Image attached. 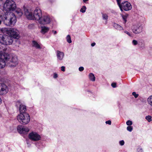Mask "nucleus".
I'll use <instances>...</instances> for the list:
<instances>
[{"label":"nucleus","mask_w":152,"mask_h":152,"mask_svg":"<svg viewBox=\"0 0 152 152\" xmlns=\"http://www.w3.org/2000/svg\"><path fill=\"white\" fill-rule=\"evenodd\" d=\"M0 18L4 24L8 26H14L17 21L16 17L14 13H8L6 12H4L2 9H0Z\"/></svg>","instance_id":"f257e3e1"},{"label":"nucleus","mask_w":152,"mask_h":152,"mask_svg":"<svg viewBox=\"0 0 152 152\" xmlns=\"http://www.w3.org/2000/svg\"><path fill=\"white\" fill-rule=\"evenodd\" d=\"M16 8V5L14 1L12 0H6L3 5V9L4 12L8 13H11V11H14Z\"/></svg>","instance_id":"f03ea898"},{"label":"nucleus","mask_w":152,"mask_h":152,"mask_svg":"<svg viewBox=\"0 0 152 152\" xmlns=\"http://www.w3.org/2000/svg\"><path fill=\"white\" fill-rule=\"evenodd\" d=\"M13 38L9 35H0V43L3 45H11L13 42Z\"/></svg>","instance_id":"7ed1b4c3"},{"label":"nucleus","mask_w":152,"mask_h":152,"mask_svg":"<svg viewBox=\"0 0 152 152\" xmlns=\"http://www.w3.org/2000/svg\"><path fill=\"white\" fill-rule=\"evenodd\" d=\"M17 118L19 122L22 124H27L30 121V116L28 113L19 114L18 115Z\"/></svg>","instance_id":"20e7f679"},{"label":"nucleus","mask_w":152,"mask_h":152,"mask_svg":"<svg viewBox=\"0 0 152 152\" xmlns=\"http://www.w3.org/2000/svg\"><path fill=\"white\" fill-rule=\"evenodd\" d=\"M9 55L6 53H2L0 51V69L4 68L6 65V61L9 58Z\"/></svg>","instance_id":"39448f33"},{"label":"nucleus","mask_w":152,"mask_h":152,"mask_svg":"<svg viewBox=\"0 0 152 152\" xmlns=\"http://www.w3.org/2000/svg\"><path fill=\"white\" fill-rule=\"evenodd\" d=\"M6 33L13 39H18L20 37L19 32L15 28H11L7 29Z\"/></svg>","instance_id":"423d86ee"},{"label":"nucleus","mask_w":152,"mask_h":152,"mask_svg":"<svg viewBox=\"0 0 152 152\" xmlns=\"http://www.w3.org/2000/svg\"><path fill=\"white\" fill-rule=\"evenodd\" d=\"M9 58L6 61L8 66L10 67H15L18 64V59L16 56H12L10 57L9 55Z\"/></svg>","instance_id":"0eeeda50"},{"label":"nucleus","mask_w":152,"mask_h":152,"mask_svg":"<svg viewBox=\"0 0 152 152\" xmlns=\"http://www.w3.org/2000/svg\"><path fill=\"white\" fill-rule=\"evenodd\" d=\"M143 27L139 23L135 24L132 26L131 29L133 32L135 34H139L142 31Z\"/></svg>","instance_id":"6e6552de"},{"label":"nucleus","mask_w":152,"mask_h":152,"mask_svg":"<svg viewBox=\"0 0 152 152\" xmlns=\"http://www.w3.org/2000/svg\"><path fill=\"white\" fill-rule=\"evenodd\" d=\"M119 7L121 11H123V10L127 11L132 9V6L131 4L128 1H123L121 3V5Z\"/></svg>","instance_id":"1a4fd4ad"},{"label":"nucleus","mask_w":152,"mask_h":152,"mask_svg":"<svg viewBox=\"0 0 152 152\" xmlns=\"http://www.w3.org/2000/svg\"><path fill=\"white\" fill-rule=\"evenodd\" d=\"M29 139L34 141H37L40 140L41 137L36 132H32L28 134Z\"/></svg>","instance_id":"9d476101"},{"label":"nucleus","mask_w":152,"mask_h":152,"mask_svg":"<svg viewBox=\"0 0 152 152\" xmlns=\"http://www.w3.org/2000/svg\"><path fill=\"white\" fill-rule=\"evenodd\" d=\"M42 16V11L40 9L37 8L33 12L34 20L39 21Z\"/></svg>","instance_id":"9b49d317"},{"label":"nucleus","mask_w":152,"mask_h":152,"mask_svg":"<svg viewBox=\"0 0 152 152\" xmlns=\"http://www.w3.org/2000/svg\"><path fill=\"white\" fill-rule=\"evenodd\" d=\"M50 18L49 16L43 15L42 16L39 22L40 24L44 25L50 23Z\"/></svg>","instance_id":"f8f14e48"},{"label":"nucleus","mask_w":152,"mask_h":152,"mask_svg":"<svg viewBox=\"0 0 152 152\" xmlns=\"http://www.w3.org/2000/svg\"><path fill=\"white\" fill-rule=\"evenodd\" d=\"M17 129L18 132L20 134H26L29 131V129L28 127L21 125L18 126Z\"/></svg>","instance_id":"ddd939ff"},{"label":"nucleus","mask_w":152,"mask_h":152,"mask_svg":"<svg viewBox=\"0 0 152 152\" xmlns=\"http://www.w3.org/2000/svg\"><path fill=\"white\" fill-rule=\"evenodd\" d=\"M8 91V87L4 84L0 83V94H6Z\"/></svg>","instance_id":"4468645a"},{"label":"nucleus","mask_w":152,"mask_h":152,"mask_svg":"<svg viewBox=\"0 0 152 152\" xmlns=\"http://www.w3.org/2000/svg\"><path fill=\"white\" fill-rule=\"evenodd\" d=\"M8 91V87L4 84L0 83V94H6Z\"/></svg>","instance_id":"2eb2a0df"},{"label":"nucleus","mask_w":152,"mask_h":152,"mask_svg":"<svg viewBox=\"0 0 152 152\" xmlns=\"http://www.w3.org/2000/svg\"><path fill=\"white\" fill-rule=\"evenodd\" d=\"M25 15L27 18L29 20H34L33 13L27 9H24Z\"/></svg>","instance_id":"dca6fc26"},{"label":"nucleus","mask_w":152,"mask_h":152,"mask_svg":"<svg viewBox=\"0 0 152 152\" xmlns=\"http://www.w3.org/2000/svg\"><path fill=\"white\" fill-rule=\"evenodd\" d=\"M56 55L57 58L61 60L63 59L64 56V54L63 52L57 50L56 51Z\"/></svg>","instance_id":"f3484780"},{"label":"nucleus","mask_w":152,"mask_h":152,"mask_svg":"<svg viewBox=\"0 0 152 152\" xmlns=\"http://www.w3.org/2000/svg\"><path fill=\"white\" fill-rule=\"evenodd\" d=\"M26 106L22 104H20L19 108L20 114H23L24 113H27L26 112Z\"/></svg>","instance_id":"a211bd4d"},{"label":"nucleus","mask_w":152,"mask_h":152,"mask_svg":"<svg viewBox=\"0 0 152 152\" xmlns=\"http://www.w3.org/2000/svg\"><path fill=\"white\" fill-rule=\"evenodd\" d=\"M102 19L104 20L105 24H106L107 23L108 18V15L104 13H102Z\"/></svg>","instance_id":"6ab92c4d"},{"label":"nucleus","mask_w":152,"mask_h":152,"mask_svg":"<svg viewBox=\"0 0 152 152\" xmlns=\"http://www.w3.org/2000/svg\"><path fill=\"white\" fill-rule=\"evenodd\" d=\"M113 26L117 30L121 31L123 30V28L121 26L116 23H114Z\"/></svg>","instance_id":"aec40b11"},{"label":"nucleus","mask_w":152,"mask_h":152,"mask_svg":"<svg viewBox=\"0 0 152 152\" xmlns=\"http://www.w3.org/2000/svg\"><path fill=\"white\" fill-rule=\"evenodd\" d=\"M32 42L33 47L37 49H41V48L40 45L36 41L33 40L32 41Z\"/></svg>","instance_id":"412c9836"},{"label":"nucleus","mask_w":152,"mask_h":152,"mask_svg":"<svg viewBox=\"0 0 152 152\" xmlns=\"http://www.w3.org/2000/svg\"><path fill=\"white\" fill-rule=\"evenodd\" d=\"M89 79L91 81L94 82L95 81L96 77L92 73H90L88 75Z\"/></svg>","instance_id":"4be33fe9"},{"label":"nucleus","mask_w":152,"mask_h":152,"mask_svg":"<svg viewBox=\"0 0 152 152\" xmlns=\"http://www.w3.org/2000/svg\"><path fill=\"white\" fill-rule=\"evenodd\" d=\"M148 104L152 107V95L149 96L147 99Z\"/></svg>","instance_id":"5701e85b"},{"label":"nucleus","mask_w":152,"mask_h":152,"mask_svg":"<svg viewBox=\"0 0 152 152\" xmlns=\"http://www.w3.org/2000/svg\"><path fill=\"white\" fill-rule=\"evenodd\" d=\"M49 28L45 26L42 27L41 32L43 34L47 32L49 30Z\"/></svg>","instance_id":"b1692460"},{"label":"nucleus","mask_w":152,"mask_h":152,"mask_svg":"<svg viewBox=\"0 0 152 152\" xmlns=\"http://www.w3.org/2000/svg\"><path fill=\"white\" fill-rule=\"evenodd\" d=\"M15 13L19 17H20L23 15V12L21 9H17L15 11Z\"/></svg>","instance_id":"393cba45"},{"label":"nucleus","mask_w":152,"mask_h":152,"mask_svg":"<svg viewBox=\"0 0 152 152\" xmlns=\"http://www.w3.org/2000/svg\"><path fill=\"white\" fill-rule=\"evenodd\" d=\"M128 15L127 14H125L124 15H122L121 16L122 17V18L124 20V23H125L127 21V18L128 17Z\"/></svg>","instance_id":"a878e982"},{"label":"nucleus","mask_w":152,"mask_h":152,"mask_svg":"<svg viewBox=\"0 0 152 152\" xmlns=\"http://www.w3.org/2000/svg\"><path fill=\"white\" fill-rule=\"evenodd\" d=\"M66 39L67 42L69 43H70L72 42L71 37L69 35H67L66 37Z\"/></svg>","instance_id":"bb28decb"},{"label":"nucleus","mask_w":152,"mask_h":152,"mask_svg":"<svg viewBox=\"0 0 152 152\" xmlns=\"http://www.w3.org/2000/svg\"><path fill=\"white\" fill-rule=\"evenodd\" d=\"M145 119L149 122H151L152 120V117L151 115H148L145 117Z\"/></svg>","instance_id":"cd10ccee"},{"label":"nucleus","mask_w":152,"mask_h":152,"mask_svg":"<svg viewBox=\"0 0 152 152\" xmlns=\"http://www.w3.org/2000/svg\"><path fill=\"white\" fill-rule=\"evenodd\" d=\"M124 33L126 34L127 35H128L129 37H133V34L132 33H130L129 32V31H124Z\"/></svg>","instance_id":"c85d7f7f"},{"label":"nucleus","mask_w":152,"mask_h":152,"mask_svg":"<svg viewBox=\"0 0 152 152\" xmlns=\"http://www.w3.org/2000/svg\"><path fill=\"white\" fill-rule=\"evenodd\" d=\"M127 130L130 132H131L133 130V127L132 126H128L127 127Z\"/></svg>","instance_id":"c756f323"},{"label":"nucleus","mask_w":152,"mask_h":152,"mask_svg":"<svg viewBox=\"0 0 152 152\" xmlns=\"http://www.w3.org/2000/svg\"><path fill=\"white\" fill-rule=\"evenodd\" d=\"M140 43L141 44L140 45V47L142 49H143L145 48V45L144 43V42L143 41H142Z\"/></svg>","instance_id":"7c9ffc66"},{"label":"nucleus","mask_w":152,"mask_h":152,"mask_svg":"<svg viewBox=\"0 0 152 152\" xmlns=\"http://www.w3.org/2000/svg\"><path fill=\"white\" fill-rule=\"evenodd\" d=\"M132 43L134 45H136L138 44V42L136 40L134 39L132 42Z\"/></svg>","instance_id":"2f4dec72"},{"label":"nucleus","mask_w":152,"mask_h":152,"mask_svg":"<svg viewBox=\"0 0 152 152\" xmlns=\"http://www.w3.org/2000/svg\"><path fill=\"white\" fill-rule=\"evenodd\" d=\"M80 11L82 13H84L86 11V6H83V7L80 10Z\"/></svg>","instance_id":"473e14b6"},{"label":"nucleus","mask_w":152,"mask_h":152,"mask_svg":"<svg viewBox=\"0 0 152 152\" xmlns=\"http://www.w3.org/2000/svg\"><path fill=\"white\" fill-rule=\"evenodd\" d=\"M126 124L127 125L130 126L132 124V122L131 121L128 120L126 122Z\"/></svg>","instance_id":"72a5a7b5"},{"label":"nucleus","mask_w":152,"mask_h":152,"mask_svg":"<svg viewBox=\"0 0 152 152\" xmlns=\"http://www.w3.org/2000/svg\"><path fill=\"white\" fill-rule=\"evenodd\" d=\"M132 94L135 98H137L138 96V94H136L135 92H133L132 93Z\"/></svg>","instance_id":"f704fd0d"},{"label":"nucleus","mask_w":152,"mask_h":152,"mask_svg":"<svg viewBox=\"0 0 152 152\" xmlns=\"http://www.w3.org/2000/svg\"><path fill=\"white\" fill-rule=\"evenodd\" d=\"M116 1L117 4L119 6V7H120L121 5V4H120L121 0H116Z\"/></svg>","instance_id":"c9c22d12"},{"label":"nucleus","mask_w":152,"mask_h":152,"mask_svg":"<svg viewBox=\"0 0 152 152\" xmlns=\"http://www.w3.org/2000/svg\"><path fill=\"white\" fill-rule=\"evenodd\" d=\"M119 144L121 145H123L124 144V142L123 140H122L121 141H120L119 142Z\"/></svg>","instance_id":"e433bc0d"},{"label":"nucleus","mask_w":152,"mask_h":152,"mask_svg":"<svg viewBox=\"0 0 152 152\" xmlns=\"http://www.w3.org/2000/svg\"><path fill=\"white\" fill-rule=\"evenodd\" d=\"M137 152H143L142 149L140 148H137Z\"/></svg>","instance_id":"4c0bfd02"},{"label":"nucleus","mask_w":152,"mask_h":152,"mask_svg":"<svg viewBox=\"0 0 152 152\" xmlns=\"http://www.w3.org/2000/svg\"><path fill=\"white\" fill-rule=\"evenodd\" d=\"M84 68L83 67L80 66L79 68V70L80 72H82Z\"/></svg>","instance_id":"58836bf2"},{"label":"nucleus","mask_w":152,"mask_h":152,"mask_svg":"<svg viewBox=\"0 0 152 152\" xmlns=\"http://www.w3.org/2000/svg\"><path fill=\"white\" fill-rule=\"evenodd\" d=\"M111 86L113 88L116 87V83H113L111 84Z\"/></svg>","instance_id":"ea45409f"},{"label":"nucleus","mask_w":152,"mask_h":152,"mask_svg":"<svg viewBox=\"0 0 152 152\" xmlns=\"http://www.w3.org/2000/svg\"><path fill=\"white\" fill-rule=\"evenodd\" d=\"M111 121L110 120H108V121H106L105 123L107 124L110 125L111 124Z\"/></svg>","instance_id":"a19ab883"},{"label":"nucleus","mask_w":152,"mask_h":152,"mask_svg":"<svg viewBox=\"0 0 152 152\" xmlns=\"http://www.w3.org/2000/svg\"><path fill=\"white\" fill-rule=\"evenodd\" d=\"M61 70L62 71L64 72L65 71V67L64 66H62L61 67Z\"/></svg>","instance_id":"79ce46f5"},{"label":"nucleus","mask_w":152,"mask_h":152,"mask_svg":"<svg viewBox=\"0 0 152 152\" xmlns=\"http://www.w3.org/2000/svg\"><path fill=\"white\" fill-rule=\"evenodd\" d=\"M58 77L57 74H55L54 75L53 77L55 78H56Z\"/></svg>","instance_id":"37998d69"},{"label":"nucleus","mask_w":152,"mask_h":152,"mask_svg":"<svg viewBox=\"0 0 152 152\" xmlns=\"http://www.w3.org/2000/svg\"><path fill=\"white\" fill-rule=\"evenodd\" d=\"M96 45V43L95 42H93L92 43H91V46H92V47H94V46Z\"/></svg>","instance_id":"c03bdc74"},{"label":"nucleus","mask_w":152,"mask_h":152,"mask_svg":"<svg viewBox=\"0 0 152 152\" xmlns=\"http://www.w3.org/2000/svg\"><path fill=\"white\" fill-rule=\"evenodd\" d=\"M52 32L54 34H56L57 33V32L56 31L53 30Z\"/></svg>","instance_id":"a18cd8bd"},{"label":"nucleus","mask_w":152,"mask_h":152,"mask_svg":"<svg viewBox=\"0 0 152 152\" xmlns=\"http://www.w3.org/2000/svg\"><path fill=\"white\" fill-rule=\"evenodd\" d=\"M2 103V100L1 97H0V104Z\"/></svg>","instance_id":"49530a36"},{"label":"nucleus","mask_w":152,"mask_h":152,"mask_svg":"<svg viewBox=\"0 0 152 152\" xmlns=\"http://www.w3.org/2000/svg\"><path fill=\"white\" fill-rule=\"evenodd\" d=\"M0 50L2 49V50H5V49H2L0 47Z\"/></svg>","instance_id":"de8ad7c7"},{"label":"nucleus","mask_w":152,"mask_h":152,"mask_svg":"<svg viewBox=\"0 0 152 152\" xmlns=\"http://www.w3.org/2000/svg\"><path fill=\"white\" fill-rule=\"evenodd\" d=\"M83 0L84 2H85V3L86 2V0Z\"/></svg>","instance_id":"09e8293b"},{"label":"nucleus","mask_w":152,"mask_h":152,"mask_svg":"<svg viewBox=\"0 0 152 152\" xmlns=\"http://www.w3.org/2000/svg\"><path fill=\"white\" fill-rule=\"evenodd\" d=\"M1 20H0V25L1 24Z\"/></svg>","instance_id":"8fccbe9b"},{"label":"nucleus","mask_w":152,"mask_h":152,"mask_svg":"<svg viewBox=\"0 0 152 152\" xmlns=\"http://www.w3.org/2000/svg\"><path fill=\"white\" fill-rule=\"evenodd\" d=\"M19 102V101H18V102Z\"/></svg>","instance_id":"3c124183"},{"label":"nucleus","mask_w":152,"mask_h":152,"mask_svg":"<svg viewBox=\"0 0 152 152\" xmlns=\"http://www.w3.org/2000/svg\"><path fill=\"white\" fill-rule=\"evenodd\" d=\"M88 0H86V1H88Z\"/></svg>","instance_id":"603ef678"}]
</instances>
